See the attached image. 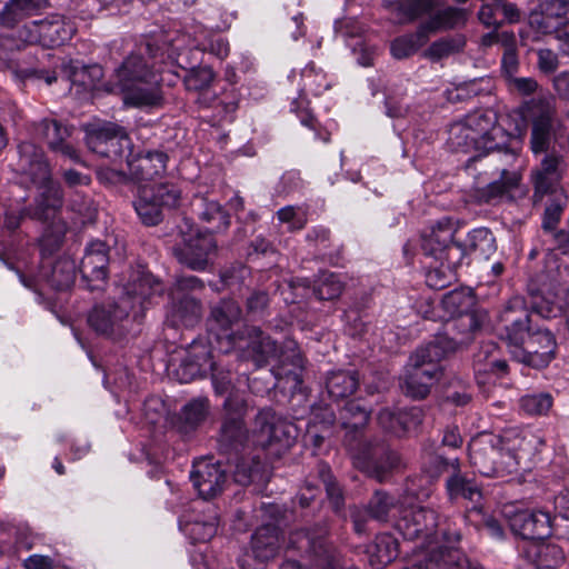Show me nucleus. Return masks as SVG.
I'll list each match as a JSON object with an SVG mask.
<instances>
[{
  "label": "nucleus",
  "instance_id": "f257e3e1",
  "mask_svg": "<svg viewBox=\"0 0 569 569\" xmlns=\"http://www.w3.org/2000/svg\"><path fill=\"white\" fill-rule=\"evenodd\" d=\"M501 337L507 340L512 357L532 368H545L555 358L557 342L553 333L531 326L523 297L508 300L499 316Z\"/></svg>",
  "mask_w": 569,
  "mask_h": 569
},
{
  "label": "nucleus",
  "instance_id": "f03ea898",
  "mask_svg": "<svg viewBox=\"0 0 569 569\" xmlns=\"http://www.w3.org/2000/svg\"><path fill=\"white\" fill-rule=\"evenodd\" d=\"M14 170L36 184L40 192L32 209L9 210L4 214V227L9 231L19 228L24 217L47 221L62 207L63 194L60 186L51 179V170L42 149L33 142L18 146V160Z\"/></svg>",
  "mask_w": 569,
  "mask_h": 569
},
{
  "label": "nucleus",
  "instance_id": "7ed1b4c3",
  "mask_svg": "<svg viewBox=\"0 0 569 569\" xmlns=\"http://www.w3.org/2000/svg\"><path fill=\"white\" fill-rule=\"evenodd\" d=\"M395 528L405 539L419 541L425 550L421 558L410 567L425 565L430 553L436 550L447 552L448 549H457L456 545L460 541L459 531L440 525L438 513L426 507L411 506L401 509Z\"/></svg>",
  "mask_w": 569,
  "mask_h": 569
},
{
  "label": "nucleus",
  "instance_id": "20e7f679",
  "mask_svg": "<svg viewBox=\"0 0 569 569\" xmlns=\"http://www.w3.org/2000/svg\"><path fill=\"white\" fill-rule=\"evenodd\" d=\"M451 350L452 342L446 339H437L419 348L410 357L401 378L400 387L403 393L413 400L427 398L441 376L439 362Z\"/></svg>",
  "mask_w": 569,
  "mask_h": 569
},
{
  "label": "nucleus",
  "instance_id": "39448f33",
  "mask_svg": "<svg viewBox=\"0 0 569 569\" xmlns=\"http://www.w3.org/2000/svg\"><path fill=\"white\" fill-rule=\"evenodd\" d=\"M326 526L299 528L289 533L287 548L308 557L320 569H358L349 567L342 555L327 541Z\"/></svg>",
  "mask_w": 569,
  "mask_h": 569
},
{
  "label": "nucleus",
  "instance_id": "423d86ee",
  "mask_svg": "<svg viewBox=\"0 0 569 569\" xmlns=\"http://www.w3.org/2000/svg\"><path fill=\"white\" fill-rule=\"evenodd\" d=\"M470 463L486 477H503L518 469V460L513 452L505 450L502 439L492 433L475 437L469 446Z\"/></svg>",
  "mask_w": 569,
  "mask_h": 569
},
{
  "label": "nucleus",
  "instance_id": "0eeeda50",
  "mask_svg": "<svg viewBox=\"0 0 569 569\" xmlns=\"http://www.w3.org/2000/svg\"><path fill=\"white\" fill-rule=\"evenodd\" d=\"M297 428L271 409L259 411L254 419L251 441L274 457L281 456L295 442Z\"/></svg>",
  "mask_w": 569,
  "mask_h": 569
},
{
  "label": "nucleus",
  "instance_id": "6e6552de",
  "mask_svg": "<svg viewBox=\"0 0 569 569\" xmlns=\"http://www.w3.org/2000/svg\"><path fill=\"white\" fill-rule=\"evenodd\" d=\"M347 446L352 455L353 465L380 482L405 466L399 453L383 443L348 441Z\"/></svg>",
  "mask_w": 569,
  "mask_h": 569
},
{
  "label": "nucleus",
  "instance_id": "1a4fd4ad",
  "mask_svg": "<svg viewBox=\"0 0 569 569\" xmlns=\"http://www.w3.org/2000/svg\"><path fill=\"white\" fill-rule=\"evenodd\" d=\"M181 242L173 248L178 261L194 271H203L217 252V243L210 233H200L189 222L183 220L179 226Z\"/></svg>",
  "mask_w": 569,
  "mask_h": 569
},
{
  "label": "nucleus",
  "instance_id": "9d476101",
  "mask_svg": "<svg viewBox=\"0 0 569 569\" xmlns=\"http://www.w3.org/2000/svg\"><path fill=\"white\" fill-rule=\"evenodd\" d=\"M231 349L243 351V358L253 361L257 367H263L270 360L282 357L277 342L254 326H244L227 335V347L221 346L220 350L227 353Z\"/></svg>",
  "mask_w": 569,
  "mask_h": 569
},
{
  "label": "nucleus",
  "instance_id": "9b49d317",
  "mask_svg": "<svg viewBox=\"0 0 569 569\" xmlns=\"http://www.w3.org/2000/svg\"><path fill=\"white\" fill-rule=\"evenodd\" d=\"M513 157V153L497 152L483 159L482 166L490 169L492 173H498L499 179L475 190L473 197L479 203L498 204L502 201L513 200V191L519 186L520 176L516 171H509L501 163L503 158L512 159Z\"/></svg>",
  "mask_w": 569,
  "mask_h": 569
},
{
  "label": "nucleus",
  "instance_id": "f8f14e48",
  "mask_svg": "<svg viewBox=\"0 0 569 569\" xmlns=\"http://www.w3.org/2000/svg\"><path fill=\"white\" fill-rule=\"evenodd\" d=\"M133 309L129 298L96 305L88 315V323L98 335L119 340L128 331L130 311Z\"/></svg>",
  "mask_w": 569,
  "mask_h": 569
},
{
  "label": "nucleus",
  "instance_id": "ddd939ff",
  "mask_svg": "<svg viewBox=\"0 0 569 569\" xmlns=\"http://www.w3.org/2000/svg\"><path fill=\"white\" fill-rule=\"evenodd\" d=\"M528 111L531 121L530 148L532 152L535 154L557 152L553 100L535 99L529 103Z\"/></svg>",
  "mask_w": 569,
  "mask_h": 569
},
{
  "label": "nucleus",
  "instance_id": "4468645a",
  "mask_svg": "<svg viewBox=\"0 0 569 569\" xmlns=\"http://www.w3.org/2000/svg\"><path fill=\"white\" fill-rule=\"evenodd\" d=\"M179 200L180 190L173 184H143L134 201V209L144 224L156 226L162 220V208H173Z\"/></svg>",
  "mask_w": 569,
  "mask_h": 569
},
{
  "label": "nucleus",
  "instance_id": "2eb2a0df",
  "mask_svg": "<svg viewBox=\"0 0 569 569\" xmlns=\"http://www.w3.org/2000/svg\"><path fill=\"white\" fill-rule=\"evenodd\" d=\"M74 31L73 24L63 16L51 14L26 24L20 37L29 43H39L50 48L61 46L70 40Z\"/></svg>",
  "mask_w": 569,
  "mask_h": 569
},
{
  "label": "nucleus",
  "instance_id": "dca6fc26",
  "mask_svg": "<svg viewBox=\"0 0 569 569\" xmlns=\"http://www.w3.org/2000/svg\"><path fill=\"white\" fill-rule=\"evenodd\" d=\"M281 548L280 530L274 525H263L252 535L250 546L241 558L246 569H260L274 559Z\"/></svg>",
  "mask_w": 569,
  "mask_h": 569
},
{
  "label": "nucleus",
  "instance_id": "f3484780",
  "mask_svg": "<svg viewBox=\"0 0 569 569\" xmlns=\"http://www.w3.org/2000/svg\"><path fill=\"white\" fill-rule=\"evenodd\" d=\"M223 406L227 415L220 429L219 446L224 452L238 451L249 441V433L243 423L246 405L242 399L230 395Z\"/></svg>",
  "mask_w": 569,
  "mask_h": 569
},
{
  "label": "nucleus",
  "instance_id": "a211bd4d",
  "mask_svg": "<svg viewBox=\"0 0 569 569\" xmlns=\"http://www.w3.org/2000/svg\"><path fill=\"white\" fill-rule=\"evenodd\" d=\"M480 140L481 148L486 152H493L507 147L509 136L503 128L498 126V117L493 110H477L462 119Z\"/></svg>",
  "mask_w": 569,
  "mask_h": 569
},
{
  "label": "nucleus",
  "instance_id": "6ab92c4d",
  "mask_svg": "<svg viewBox=\"0 0 569 569\" xmlns=\"http://www.w3.org/2000/svg\"><path fill=\"white\" fill-rule=\"evenodd\" d=\"M108 246L96 240L90 242L80 262L81 279L90 291L102 290L108 277Z\"/></svg>",
  "mask_w": 569,
  "mask_h": 569
},
{
  "label": "nucleus",
  "instance_id": "aec40b11",
  "mask_svg": "<svg viewBox=\"0 0 569 569\" xmlns=\"http://www.w3.org/2000/svg\"><path fill=\"white\" fill-rule=\"evenodd\" d=\"M452 240L453 228L450 222H439L429 234L423 237L421 248L426 256L440 262L455 264L453 254L460 258L461 249Z\"/></svg>",
  "mask_w": 569,
  "mask_h": 569
},
{
  "label": "nucleus",
  "instance_id": "412c9836",
  "mask_svg": "<svg viewBox=\"0 0 569 569\" xmlns=\"http://www.w3.org/2000/svg\"><path fill=\"white\" fill-rule=\"evenodd\" d=\"M190 479L199 495L210 499L222 491L227 476L219 462L203 458L193 463Z\"/></svg>",
  "mask_w": 569,
  "mask_h": 569
},
{
  "label": "nucleus",
  "instance_id": "4be33fe9",
  "mask_svg": "<svg viewBox=\"0 0 569 569\" xmlns=\"http://www.w3.org/2000/svg\"><path fill=\"white\" fill-rule=\"evenodd\" d=\"M510 529L529 541H540L551 535V517L545 511H518L509 518Z\"/></svg>",
  "mask_w": 569,
  "mask_h": 569
},
{
  "label": "nucleus",
  "instance_id": "5701e85b",
  "mask_svg": "<svg viewBox=\"0 0 569 569\" xmlns=\"http://www.w3.org/2000/svg\"><path fill=\"white\" fill-rule=\"evenodd\" d=\"M214 367L213 356L207 345L193 342L174 369L177 379L188 383Z\"/></svg>",
  "mask_w": 569,
  "mask_h": 569
},
{
  "label": "nucleus",
  "instance_id": "b1692460",
  "mask_svg": "<svg viewBox=\"0 0 569 569\" xmlns=\"http://www.w3.org/2000/svg\"><path fill=\"white\" fill-rule=\"evenodd\" d=\"M423 420V410L420 407L409 409L382 408L377 415L378 425L396 437H403L416 430Z\"/></svg>",
  "mask_w": 569,
  "mask_h": 569
},
{
  "label": "nucleus",
  "instance_id": "393cba45",
  "mask_svg": "<svg viewBox=\"0 0 569 569\" xmlns=\"http://www.w3.org/2000/svg\"><path fill=\"white\" fill-rule=\"evenodd\" d=\"M565 170L563 158L557 152L546 154L540 167L532 171L533 200L540 201L543 196L556 192Z\"/></svg>",
  "mask_w": 569,
  "mask_h": 569
},
{
  "label": "nucleus",
  "instance_id": "a878e982",
  "mask_svg": "<svg viewBox=\"0 0 569 569\" xmlns=\"http://www.w3.org/2000/svg\"><path fill=\"white\" fill-rule=\"evenodd\" d=\"M36 132L43 138L51 151L72 160L81 162L78 150L67 140L71 136L70 128L62 126L53 119H43L36 124Z\"/></svg>",
  "mask_w": 569,
  "mask_h": 569
},
{
  "label": "nucleus",
  "instance_id": "bb28decb",
  "mask_svg": "<svg viewBox=\"0 0 569 569\" xmlns=\"http://www.w3.org/2000/svg\"><path fill=\"white\" fill-rule=\"evenodd\" d=\"M154 76L143 57L130 54L123 60L119 68L116 69L113 82L107 90L109 92L121 91L136 83H146L149 79H153Z\"/></svg>",
  "mask_w": 569,
  "mask_h": 569
},
{
  "label": "nucleus",
  "instance_id": "cd10ccee",
  "mask_svg": "<svg viewBox=\"0 0 569 569\" xmlns=\"http://www.w3.org/2000/svg\"><path fill=\"white\" fill-rule=\"evenodd\" d=\"M167 154L160 151L127 156V164L131 177L138 181H150L166 170Z\"/></svg>",
  "mask_w": 569,
  "mask_h": 569
},
{
  "label": "nucleus",
  "instance_id": "c85d7f7f",
  "mask_svg": "<svg viewBox=\"0 0 569 569\" xmlns=\"http://www.w3.org/2000/svg\"><path fill=\"white\" fill-rule=\"evenodd\" d=\"M189 209L193 218L209 224L213 231H224L230 224V217L220 203L206 196H194Z\"/></svg>",
  "mask_w": 569,
  "mask_h": 569
},
{
  "label": "nucleus",
  "instance_id": "c756f323",
  "mask_svg": "<svg viewBox=\"0 0 569 569\" xmlns=\"http://www.w3.org/2000/svg\"><path fill=\"white\" fill-rule=\"evenodd\" d=\"M443 308L452 317H459L460 326L468 327L470 331L479 328L478 320L469 310L475 305V297L468 289L453 290L442 299Z\"/></svg>",
  "mask_w": 569,
  "mask_h": 569
},
{
  "label": "nucleus",
  "instance_id": "7c9ffc66",
  "mask_svg": "<svg viewBox=\"0 0 569 569\" xmlns=\"http://www.w3.org/2000/svg\"><path fill=\"white\" fill-rule=\"evenodd\" d=\"M119 92L123 96V102L132 107H158L162 102V93L156 76L146 83H136Z\"/></svg>",
  "mask_w": 569,
  "mask_h": 569
},
{
  "label": "nucleus",
  "instance_id": "2f4dec72",
  "mask_svg": "<svg viewBox=\"0 0 569 569\" xmlns=\"http://www.w3.org/2000/svg\"><path fill=\"white\" fill-rule=\"evenodd\" d=\"M446 489L451 500L463 498L478 505L481 490L478 485L462 475L459 459H452L451 476L446 481Z\"/></svg>",
  "mask_w": 569,
  "mask_h": 569
},
{
  "label": "nucleus",
  "instance_id": "473e14b6",
  "mask_svg": "<svg viewBox=\"0 0 569 569\" xmlns=\"http://www.w3.org/2000/svg\"><path fill=\"white\" fill-rule=\"evenodd\" d=\"M383 4L399 23L429 14L437 6L436 0H383Z\"/></svg>",
  "mask_w": 569,
  "mask_h": 569
},
{
  "label": "nucleus",
  "instance_id": "72a5a7b5",
  "mask_svg": "<svg viewBox=\"0 0 569 569\" xmlns=\"http://www.w3.org/2000/svg\"><path fill=\"white\" fill-rule=\"evenodd\" d=\"M49 7L48 0H9L0 12V24L14 27Z\"/></svg>",
  "mask_w": 569,
  "mask_h": 569
},
{
  "label": "nucleus",
  "instance_id": "f704fd0d",
  "mask_svg": "<svg viewBox=\"0 0 569 569\" xmlns=\"http://www.w3.org/2000/svg\"><path fill=\"white\" fill-rule=\"evenodd\" d=\"M325 387L332 400H342L353 395L359 387L356 370H333L327 373Z\"/></svg>",
  "mask_w": 569,
  "mask_h": 569
},
{
  "label": "nucleus",
  "instance_id": "c9c22d12",
  "mask_svg": "<svg viewBox=\"0 0 569 569\" xmlns=\"http://www.w3.org/2000/svg\"><path fill=\"white\" fill-rule=\"evenodd\" d=\"M62 72L73 84H79L86 89H94L103 77L101 66H86L79 60H70L63 64Z\"/></svg>",
  "mask_w": 569,
  "mask_h": 569
},
{
  "label": "nucleus",
  "instance_id": "e433bc0d",
  "mask_svg": "<svg viewBox=\"0 0 569 569\" xmlns=\"http://www.w3.org/2000/svg\"><path fill=\"white\" fill-rule=\"evenodd\" d=\"M369 562L381 569L392 562L399 555L398 540L390 533L378 535L368 548Z\"/></svg>",
  "mask_w": 569,
  "mask_h": 569
},
{
  "label": "nucleus",
  "instance_id": "4c0bfd02",
  "mask_svg": "<svg viewBox=\"0 0 569 569\" xmlns=\"http://www.w3.org/2000/svg\"><path fill=\"white\" fill-rule=\"evenodd\" d=\"M469 17L470 11L467 9L448 7L437 11L422 24L430 36L438 30L462 27L467 23Z\"/></svg>",
  "mask_w": 569,
  "mask_h": 569
},
{
  "label": "nucleus",
  "instance_id": "58836bf2",
  "mask_svg": "<svg viewBox=\"0 0 569 569\" xmlns=\"http://www.w3.org/2000/svg\"><path fill=\"white\" fill-rule=\"evenodd\" d=\"M162 292L163 286L159 280L151 273H142L137 280L128 284L127 292L122 297L129 298V301L134 307L136 302L143 306L147 300L154 296H160Z\"/></svg>",
  "mask_w": 569,
  "mask_h": 569
},
{
  "label": "nucleus",
  "instance_id": "ea45409f",
  "mask_svg": "<svg viewBox=\"0 0 569 569\" xmlns=\"http://www.w3.org/2000/svg\"><path fill=\"white\" fill-rule=\"evenodd\" d=\"M448 133V144L453 151L468 153L470 151L483 150L480 140L476 138L473 131L463 120L452 123Z\"/></svg>",
  "mask_w": 569,
  "mask_h": 569
},
{
  "label": "nucleus",
  "instance_id": "a19ab883",
  "mask_svg": "<svg viewBox=\"0 0 569 569\" xmlns=\"http://www.w3.org/2000/svg\"><path fill=\"white\" fill-rule=\"evenodd\" d=\"M429 33L421 23L415 33L406 34L391 42V54L396 59H405L417 52L427 43Z\"/></svg>",
  "mask_w": 569,
  "mask_h": 569
},
{
  "label": "nucleus",
  "instance_id": "79ce46f5",
  "mask_svg": "<svg viewBox=\"0 0 569 569\" xmlns=\"http://www.w3.org/2000/svg\"><path fill=\"white\" fill-rule=\"evenodd\" d=\"M214 80V72L208 66L194 67L190 69L184 76L183 82L189 91L200 92L198 102L203 106H208L206 91Z\"/></svg>",
  "mask_w": 569,
  "mask_h": 569
},
{
  "label": "nucleus",
  "instance_id": "37998d69",
  "mask_svg": "<svg viewBox=\"0 0 569 569\" xmlns=\"http://www.w3.org/2000/svg\"><path fill=\"white\" fill-rule=\"evenodd\" d=\"M241 318V309L233 300H222L211 309V321L224 332V339Z\"/></svg>",
  "mask_w": 569,
  "mask_h": 569
},
{
  "label": "nucleus",
  "instance_id": "c03bdc74",
  "mask_svg": "<svg viewBox=\"0 0 569 569\" xmlns=\"http://www.w3.org/2000/svg\"><path fill=\"white\" fill-rule=\"evenodd\" d=\"M234 480L241 486H249L251 483L263 486L268 482L269 475L259 460L252 459L251 461H241L237 465Z\"/></svg>",
  "mask_w": 569,
  "mask_h": 569
},
{
  "label": "nucleus",
  "instance_id": "a18cd8bd",
  "mask_svg": "<svg viewBox=\"0 0 569 569\" xmlns=\"http://www.w3.org/2000/svg\"><path fill=\"white\" fill-rule=\"evenodd\" d=\"M98 154L104 158H109L113 161L128 156L130 152V139L123 128L117 126L114 134L108 140V144L100 146V142L93 140Z\"/></svg>",
  "mask_w": 569,
  "mask_h": 569
},
{
  "label": "nucleus",
  "instance_id": "49530a36",
  "mask_svg": "<svg viewBox=\"0 0 569 569\" xmlns=\"http://www.w3.org/2000/svg\"><path fill=\"white\" fill-rule=\"evenodd\" d=\"M529 556H536L541 567L556 568L565 561L562 549L553 543L528 541Z\"/></svg>",
  "mask_w": 569,
  "mask_h": 569
},
{
  "label": "nucleus",
  "instance_id": "de8ad7c7",
  "mask_svg": "<svg viewBox=\"0 0 569 569\" xmlns=\"http://www.w3.org/2000/svg\"><path fill=\"white\" fill-rule=\"evenodd\" d=\"M201 317L200 302L190 296L182 297L172 308V322L186 327L193 326Z\"/></svg>",
  "mask_w": 569,
  "mask_h": 569
},
{
  "label": "nucleus",
  "instance_id": "09e8293b",
  "mask_svg": "<svg viewBox=\"0 0 569 569\" xmlns=\"http://www.w3.org/2000/svg\"><path fill=\"white\" fill-rule=\"evenodd\" d=\"M370 412L371 410L366 406L363 400L357 399L349 401L340 411L342 426L358 430L368 423Z\"/></svg>",
  "mask_w": 569,
  "mask_h": 569
},
{
  "label": "nucleus",
  "instance_id": "8fccbe9b",
  "mask_svg": "<svg viewBox=\"0 0 569 569\" xmlns=\"http://www.w3.org/2000/svg\"><path fill=\"white\" fill-rule=\"evenodd\" d=\"M76 278V267L70 259H59L54 262L48 278L49 284L57 290L70 288Z\"/></svg>",
  "mask_w": 569,
  "mask_h": 569
},
{
  "label": "nucleus",
  "instance_id": "3c124183",
  "mask_svg": "<svg viewBox=\"0 0 569 569\" xmlns=\"http://www.w3.org/2000/svg\"><path fill=\"white\" fill-rule=\"evenodd\" d=\"M466 46V39L461 34L442 38L430 44L425 56L433 61L460 52Z\"/></svg>",
  "mask_w": 569,
  "mask_h": 569
},
{
  "label": "nucleus",
  "instance_id": "603ef678",
  "mask_svg": "<svg viewBox=\"0 0 569 569\" xmlns=\"http://www.w3.org/2000/svg\"><path fill=\"white\" fill-rule=\"evenodd\" d=\"M343 290L340 278L331 272H322L313 286V293L319 300L338 298Z\"/></svg>",
  "mask_w": 569,
  "mask_h": 569
},
{
  "label": "nucleus",
  "instance_id": "864d4df0",
  "mask_svg": "<svg viewBox=\"0 0 569 569\" xmlns=\"http://www.w3.org/2000/svg\"><path fill=\"white\" fill-rule=\"evenodd\" d=\"M319 478L325 485L328 500L336 512H339L345 505L343 491L333 477L331 469L326 465H320L318 470Z\"/></svg>",
  "mask_w": 569,
  "mask_h": 569
},
{
  "label": "nucleus",
  "instance_id": "5fc2aeb1",
  "mask_svg": "<svg viewBox=\"0 0 569 569\" xmlns=\"http://www.w3.org/2000/svg\"><path fill=\"white\" fill-rule=\"evenodd\" d=\"M562 272L556 253L549 250L546 256V266L543 273L539 277L540 291L556 290L558 286L562 284Z\"/></svg>",
  "mask_w": 569,
  "mask_h": 569
},
{
  "label": "nucleus",
  "instance_id": "6e6d98bb",
  "mask_svg": "<svg viewBox=\"0 0 569 569\" xmlns=\"http://www.w3.org/2000/svg\"><path fill=\"white\" fill-rule=\"evenodd\" d=\"M116 123L104 122V123H90L86 126V142L88 148L98 153V149L96 148L93 140L100 142V146H107L108 140L114 134L117 130Z\"/></svg>",
  "mask_w": 569,
  "mask_h": 569
},
{
  "label": "nucleus",
  "instance_id": "4d7b16f0",
  "mask_svg": "<svg viewBox=\"0 0 569 569\" xmlns=\"http://www.w3.org/2000/svg\"><path fill=\"white\" fill-rule=\"evenodd\" d=\"M466 248L469 251L488 253L495 249V238L488 228H477L468 233Z\"/></svg>",
  "mask_w": 569,
  "mask_h": 569
},
{
  "label": "nucleus",
  "instance_id": "13d9d810",
  "mask_svg": "<svg viewBox=\"0 0 569 569\" xmlns=\"http://www.w3.org/2000/svg\"><path fill=\"white\" fill-rule=\"evenodd\" d=\"M452 460H449L441 455L430 453L423 462L422 471L425 482L431 483L437 480L443 472L451 471Z\"/></svg>",
  "mask_w": 569,
  "mask_h": 569
},
{
  "label": "nucleus",
  "instance_id": "bf43d9fd",
  "mask_svg": "<svg viewBox=\"0 0 569 569\" xmlns=\"http://www.w3.org/2000/svg\"><path fill=\"white\" fill-rule=\"evenodd\" d=\"M520 407L528 415H545L552 407V397L549 393L527 395L520 399Z\"/></svg>",
  "mask_w": 569,
  "mask_h": 569
},
{
  "label": "nucleus",
  "instance_id": "052dcab7",
  "mask_svg": "<svg viewBox=\"0 0 569 569\" xmlns=\"http://www.w3.org/2000/svg\"><path fill=\"white\" fill-rule=\"evenodd\" d=\"M209 402L206 398L194 399L182 409V419L190 427L199 426L207 418Z\"/></svg>",
  "mask_w": 569,
  "mask_h": 569
},
{
  "label": "nucleus",
  "instance_id": "680f3d73",
  "mask_svg": "<svg viewBox=\"0 0 569 569\" xmlns=\"http://www.w3.org/2000/svg\"><path fill=\"white\" fill-rule=\"evenodd\" d=\"M393 507L395 499L391 496L382 491H376L368 503L367 510L373 519L385 521Z\"/></svg>",
  "mask_w": 569,
  "mask_h": 569
},
{
  "label": "nucleus",
  "instance_id": "e2e57ef3",
  "mask_svg": "<svg viewBox=\"0 0 569 569\" xmlns=\"http://www.w3.org/2000/svg\"><path fill=\"white\" fill-rule=\"evenodd\" d=\"M466 518L476 527L487 528L489 533L493 537L501 538L503 535V530L500 523L495 518L485 516L482 513V508L479 505H475L471 509H469L467 511Z\"/></svg>",
  "mask_w": 569,
  "mask_h": 569
},
{
  "label": "nucleus",
  "instance_id": "0e129e2a",
  "mask_svg": "<svg viewBox=\"0 0 569 569\" xmlns=\"http://www.w3.org/2000/svg\"><path fill=\"white\" fill-rule=\"evenodd\" d=\"M541 11L547 19H552L558 26L569 22V0H543Z\"/></svg>",
  "mask_w": 569,
  "mask_h": 569
},
{
  "label": "nucleus",
  "instance_id": "69168bd1",
  "mask_svg": "<svg viewBox=\"0 0 569 569\" xmlns=\"http://www.w3.org/2000/svg\"><path fill=\"white\" fill-rule=\"evenodd\" d=\"M452 266L448 262H440V267L431 268L426 274L427 284L436 290H441L449 286L453 278Z\"/></svg>",
  "mask_w": 569,
  "mask_h": 569
},
{
  "label": "nucleus",
  "instance_id": "338daca9",
  "mask_svg": "<svg viewBox=\"0 0 569 569\" xmlns=\"http://www.w3.org/2000/svg\"><path fill=\"white\" fill-rule=\"evenodd\" d=\"M473 366L478 375H495L500 377L506 375L508 370L507 361L499 359L496 355L491 356L486 363H482V355H476Z\"/></svg>",
  "mask_w": 569,
  "mask_h": 569
},
{
  "label": "nucleus",
  "instance_id": "774afa93",
  "mask_svg": "<svg viewBox=\"0 0 569 569\" xmlns=\"http://www.w3.org/2000/svg\"><path fill=\"white\" fill-rule=\"evenodd\" d=\"M189 533L196 541H208L217 533V522L212 518L208 521L196 520L189 525Z\"/></svg>",
  "mask_w": 569,
  "mask_h": 569
}]
</instances>
